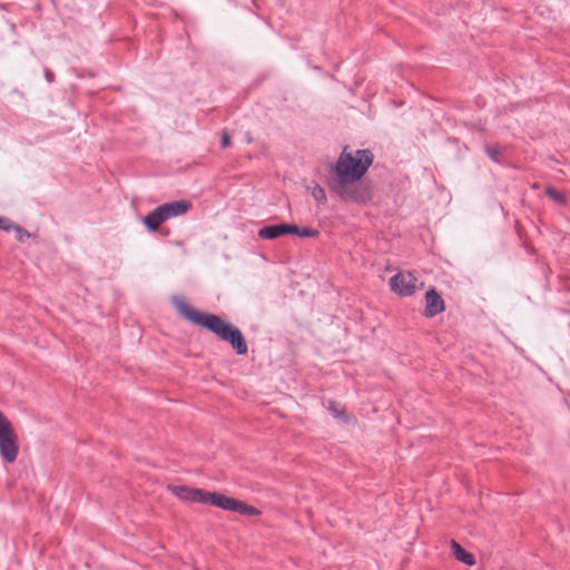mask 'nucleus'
I'll return each instance as SVG.
<instances>
[{
	"label": "nucleus",
	"mask_w": 570,
	"mask_h": 570,
	"mask_svg": "<svg viewBox=\"0 0 570 570\" xmlns=\"http://www.w3.org/2000/svg\"><path fill=\"white\" fill-rule=\"evenodd\" d=\"M373 161L372 150H351L350 146L345 145L336 161L326 168L325 184L331 196L343 203L360 206L370 204L374 196V187L372 181L364 177Z\"/></svg>",
	"instance_id": "f257e3e1"
},
{
	"label": "nucleus",
	"mask_w": 570,
	"mask_h": 570,
	"mask_svg": "<svg viewBox=\"0 0 570 570\" xmlns=\"http://www.w3.org/2000/svg\"><path fill=\"white\" fill-rule=\"evenodd\" d=\"M173 304L179 315L187 322L205 328L216 335L218 340L228 343L237 355L247 354V341L243 332L235 324L219 315L193 307L183 297H174Z\"/></svg>",
	"instance_id": "f03ea898"
},
{
	"label": "nucleus",
	"mask_w": 570,
	"mask_h": 570,
	"mask_svg": "<svg viewBox=\"0 0 570 570\" xmlns=\"http://www.w3.org/2000/svg\"><path fill=\"white\" fill-rule=\"evenodd\" d=\"M206 504L219 508L224 511L235 512L246 517H257L262 514V511L256 507L246 503L243 500L227 497L222 492H209L207 493Z\"/></svg>",
	"instance_id": "7ed1b4c3"
},
{
	"label": "nucleus",
	"mask_w": 570,
	"mask_h": 570,
	"mask_svg": "<svg viewBox=\"0 0 570 570\" xmlns=\"http://www.w3.org/2000/svg\"><path fill=\"white\" fill-rule=\"evenodd\" d=\"M19 453V440L8 417L0 411V456L6 463H13Z\"/></svg>",
	"instance_id": "20e7f679"
},
{
	"label": "nucleus",
	"mask_w": 570,
	"mask_h": 570,
	"mask_svg": "<svg viewBox=\"0 0 570 570\" xmlns=\"http://www.w3.org/2000/svg\"><path fill=\"white\" fill-rule=\"evenodd\" d=\"M416 282L417 278L411 272H399L390 278V287L400 296H411L415 293Z\"/></svg>",
	"instance_id": "39448f33"
},
{
	"label": "nucleus",
	"mask_w": 570,
	"mask_h": 570,
	"mask_svg": "<svg viewBox=\"0 0 570 570\" xmlns=\"http://www.w3.org/2000/svg\"><path fill=\"white\" fill-rule=\"evenodd\" d=\"M168 490L181 501L206 504L208 491L204 489L189 485H168Z\"/></svg>",
	"instance_id": "423d86ee"
},
{
	"label": "nucleus",
	"mask_w": 570,
	"mask_h": 570,
	"mask_svg": "<svg viewBox=\"0 0 570 570\" xmlns=\"http://www.w3.org/2000/svg\"><path fill=\"white\" fill-rule=\"evenodd\" d=\"M425 307L423 315L428 318L434 317L445 309V303L434 286H430L424 295Z\"/></svg>",
	"instance_id": "0eeeda50"
},
{
	"label": "nucleus",
	"mask_w": 570,
	"mask_h": 570,
	"mask_svg": "<svg viewBox=\"0 0 570 570\" xmlns=\"http://www.w3.org/2000/svg\"><path fill=\"white\" fill-rule=\"evenodd\" d=\"M193 207V203L188 199L173 200L159 205L166 220L173 217H178L188 213Z\"/></svg>",
	"instance_id": "6e6552de"
},
{
	"label": "nucleus",
	"mask_w": 570,
	"mask_h": 570,
	"mask_svg": "<svg viewBox=\"0 0 570 570\" xmlns=\"http://www.w3.org/2000/svg\"><path fill=\"white\" fill-rule=\"evenodd\" d=\"M257 235L259 238L268 240H273L285 235H291V224L279 223L274 225H266L258 229Z\"/></svg>",
	"instance_id": "1a4fd4ad"
},
{
	"label": "nucleus",
	"mask_w": 570,
	"mask_h": 570,
	"mask_svg": "<svg viewBox=\"0 0 570 570\" xmlns=\"http://www.w3.org/2000/svg\"><path fill=\"white\" fill-rule=\"evenodd\" d=\"M165 222L166 218L159 206L154 208L142 218V224L149 233L158 232Z\"/></svg>",
	"instance_id": "9d476101"
},
{
	"label": "nucleus",
	"mask_w": 570,
	"mask_h": 570,
	"mask_svg": "<svg viewBox=\"0 0 570 570\" xmlns=\"http://www.w3.org/2000/svg\"><path fill=\"white\" fill-rule=\"evenodd\" d=\"M451 550L455 559L466 566L475 564L474 556L466 551L459 542L451 540Z\"/></svg>",
	"instance_id": "9b49d317"
},
{
	"label": "nucleus",
	"mask_w": 570,
	"mask_h": 570,
	"mask_svg": "<svg viewBox=\"0 0 570 570\" xmlns=\"http://www.w3.org/2000/svg\"><path fill=\"white\" fill-rule=\"evenodd\" d=\"M327 410L334 417L340 419L343 423L348 424L351 422L356 421V419L353 415L348 414L344 407H341V405L336 401H328Z\"/></svg>",
	"instance_id": "f8f14e48"
},
{
	"label": "nucleus",
	"mask_w": 570,
	"mask_h": 570,
	"mask_svg": "<svg viewBox=\"0 0 570 570\" xmlns=\"http://www.w3.org/2000/svg\"><path fill=\"white\" fill-rule=\"evenodd\" d=\"M291 235H296L304 238H315L320 235V230L308 226H297L291 224Z\"/></svg>",
	"instance_id": "ddd939ff"
},
{
	"label": "nucleus",
	"mask_w": 570,
	"mask_h": 570,
	"mask_svg": "<svg viewBox=\"0 0 570 570\" xmlns=\"http://www.w3.org/2000/svg\"><path fill=\"white\" fill-rule=\"evenodd\" d=\"M544 193L551 200H553L558 205H566L568 202L566 195L552 186H547Z\"/></svg>",
	"instance_id": "4468645a"
},
{
	"label": "nucleus",
	"mask_w": 570,
	"mask_h": 570,
	"mask_svg": "<svg viewBox=\"0 0 570 570\" xmlns=\"http://www.w3.org/2000/svg\"><path fill=\"white\" fill-rule=\"evenodd\" d=\"M557 279L559 283L557 291L570 293V273L566 269H561L557 275Z\"/></svg>",
	"instance_id": "2eb2a0df"
},
{
	"label": "nucleus",
	"mask_w": 570,
	"mask_h": 570,
	"mask_svg": "<svg viewBox=\"0 0 570 570\" xmlns=\"http://www.w3.org/2000/svg\"><path fill=\"white\" fill-rule=\"evenodd\" d=\"M314 186L311 187V195L317 204L325 205L327 203V196L325 189L317 183L313 181Z\"/></svg>",
	"instance_id": "dca6fc26"
},
{
	"label": "nucleus",
	"mask_w": 570,
	"mask_h": 570,
	"mask_svg": "<svg viewBox=\"0 0 570 570\" xmlns=\"http://www.w3.org/2000/svg\"><path fill=\"white\" fill-rule=\"evenodd\" d=\"M485 154L487 156L498 163V164H501V159H500V148L497 146V145H488L485 146Z\"/></svg>",
	"instance_id": "f3484780"
},
{
	"label": "nucleus",
	"mask_w": 570,
	"mask_h": 570,
	"mask_svg": "<svg viewBox=\"0 0 570 570\" xmlns=\"http://www.w3.org/2000/svg\"><path fill=\"white\" fill-rule=\"evenodd\" d=\"M12 230L16 233V239L19 243H23L27 238L31 237V234L18 224H16V228H12Z\"/></svg>",
	"instance_id": "a211bd4d"
},
{
	"label": "nucleus",
	"mask_w": 570,
	"mask_h": 570,
	"mask_svg": "<svg viewBox=\"0 0 570 570\" xmlns=\"http://www.w3.org/2000/svg\"><path fill=\"white\" fill-rule=\"evenodd\" d=\"M12 228H16V223L8 217L0 216V229L11 232Z\"/></svg>",
	"instance_id": "6ab92c4d"
},
{
	"label": "nucleus",
	"mask_w": 570,
	"mask_h": 570,
	"mask_svg": "<svg viewBox=\"0 0 570 570\" xmlns=\"http://www.w3.org/2000/svg\"><path fill=\"white\" fill-rule=\"evenodd\" d=\"M230 146H232V137H230L229 132L226 129H224L222 131V137H220V147L223 149H227Z\"/></svg>",
	"instance_id": "aec40b11"
},
{
	"label": "nucleus",
	"mask_w": 570,
	"mask_h": 570,
	"mask_svg": "<svg viewBox=\"0 0 570 570\" xmlns=\"http://www.w3.org/2000/svg\"><path fill=\"white\" fill-rule=\"evenodd\" d=\"M45 78L48 82H52L55 80V75L50 69L45 68Z\"/></svg>",
	"instance_id": "412c9836"
},
{
	"label": "nucleus",
	"mask_w": 570,
	"mask_h": 570,
	"mask_svg": "<svg viewBox=\"0 0 570 570\" xmlns=\"http://www.w3.org/2000/svg\"><path fill=\"white\" fill-rule=\"evenodd\" d=\"M159 234L163 236V237H168L170 235V229L169 228H161L158 230Z\"/></svg>",
	"instance_id": "4be33fe9"
},
{
	"label": "nucleus",
	"mask_w": 570,
	"mask_h": 570,
	"mask_svg": "<svg viewBox=\"0 0 570 570\" xmlns=\"http://www.w3.org/2000/svg\"><path fill=\"white\" fill-rule=\"evenodd\" d=\"M0 9L1 10H8V6L6 3H0Z\"/></svg>",
	"instance_id": "5701e85b"
},
{
	"label": "nucleus",
	"mask_w": 570,
	"mask_h": 570,
	"mask_svg": "<svg viewBox=\"0 0 570 570\" xmlns=\"http://www.w3.org/2000/svg\"><path fill=\"white\" fill-rule=\"evenodd\" d=\"M176 245H177V246H183V245H184V242H183V240L176 242Z\"/></svg>",
	"instance_id": "b1692460"
}]
</instances>
